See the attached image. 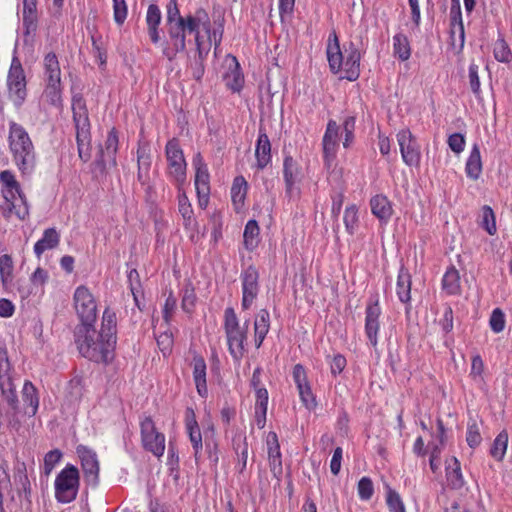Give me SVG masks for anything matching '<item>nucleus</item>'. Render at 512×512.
Listing matches in <instances>:
<instances>
[{"instance_id": "nucleus-1", "label": "nucleus", "mask_w": 512, "mask_h": 512, "mask_svg": "<svg viewBox=\"0 0 512 512\" xmlns=\"http://www.w3.org/2000/svg\"><path fill=\"white\" fill-rule=\"evenodd\" d=\"M116 333V322H78L74 327V342L84 358L108 363L116 345Z\"/></svg>"}, {"instance_id": "nucleus-2", "label": "nucleus", "mask_w": 512, "mask_h": 512, "mask_svg": "<svg viewBox=\"0 0 512 512\" xmlns=\"http://www.w3.org/2000/svg\"><path fill=\"white\" fill-rule=\"evenodd\" d=\"M201 25L210 34V19L204 9H198L194 15L185 16V23L167 25L168 37L163 42L162 54L169 61H173L178 53L186 50V32H197Z\"/></svg>"}, {"instance_id": "nucleus-3", "label": "nucleus", "mask_w": 512, "mask_h": 512, "mask_svg": "<svg viewBox=\"0 0 512 512\" xmlns=\"http://www.w3.org/2000/svg\"><path fill=\"white\" fill-rule=\"evenodd\" d=\"M326 53L329 67L334 74L342 72L341 78L348 81H356L359 78L361 53L354 42L345 43L342 51L338 37L333 32L329 35Z\"/></svg>"}, {"instance_id": "nucleus-4", "label": "nucleus", "mask_w": 512, "mask_h": 512, "mask_svg": "<svg viewBox=\"0 0 512 512\" xmlns=\"http://www.w3.org/2000/svg\"><path fill=\"white\" fill-rule=\"evenodd\" d=\"M9 147L14 161L23 173H30L36 163L33 143L24 127L14 121L9 124Z\"/></svg>"}, {"instance_id": "nucleus-5", "label": "nucleus", "mask_w": 512, "mask_h": 512, "mask_svg": "<svg viewBox=\"0 0 512 512\" xmlns=\"http://www.w3.org/2000/svg\"><path fill=\"white\" fill-rule=\"evenodd\" d=\"M13 372L7 350L0 348V390L3 399L11 409V413L7 414V424L11 429L18 431L21 421L18 418L19 400L13 382Z\"/></svg>"}, {"instance_id": "nucleus-6", "label": "nucleus", "mask_w": 512, "mask_h": 512, "mask_svg": "<svg viewBox=\"0 0 512 512\" xmlns=\"http://www.w3.org/2000/svg\"><path fill=\"white\" fill-rule=\"evenodd\" d=\"M72 112L79 157L86 162L90 159L91 126L86 101L81 94L73 96Z\"/></svg>"}, {"instance_id": "nucleus-7", "label": "nucleus", "mask_w": 512, "mask_h": 512, "mask_svg": "<svg viewBox=\"0 0 512 512\" xmlns=\"http://www.w3.org/2000/svg\"><path fill=\"white\" fill-rule=\"evenodd\" d=\"M55 498L60 503H70L76 499L79 486V470L72 464H67L55 479Z\"/></svg>"}, {"instance_id": "nucleus-8", "label": "nucleus", "mask_w": 512, "mask_h": 512, "mask_svg": "<svg viewBox=\"0 0 512 512\" xmlns=\"http://www.w3.org/2000/svg\"><path fill=\"white\" fill-rule=\"evenodd\" d=\"M139 425L143 449L152 453L155 457L161 458L165 452V435L157 429L150 416L142 417Z\"/></svg>"}, {"instance_id": "nucleus-9", "label": "nucleus", "mask_w": 512, "mask_h": 512, "mask_svg": "<svg viewBox=\"0 0 512 512\" xmlns=\"http://www.w3.org/2000/svg\"><path fill=\"white\" fill-rule=\"evenodd\" d=\"M27 81L21 61L14 56L7 75L9 97L16 107H21L27 97Z\"/></svg>"}, {"instance_id": "nucleus-10", "label": "nucleus", "mask_w": 512, "mask_h": 512, "mask_svg": "<svg viewBox=\"0 0 512 512\" xmlns=\"http://www.w3.org/2000/svg\"><path fill=\"white\" fill-rule=\"evenodd\" d=\"M165 154L168 162L169 175L172 177L178 186H181L186 181V161L183 151L180 147L179 140L172 138L169 140L165 147Z\"/></svg>"}, {"instance_id": "nucleus-11", "label": "nucleus", "mask_w": 512, "mask_h": 512, "mask_svg": "<svg viewBox=\"0 0 512 512\" xmlns=\"http://www.w3.org/2000/svg\"><path fill=\"white\" fill-rule=\"evenodd\" d=\"M119 136L118 131L113 127L107 135L104 147L100 146L97 159L94 162L96 169L104 173L107 166L116 167V155L118 152Z\"/></svg>"}, {"instance_id": "nucleus-12", "label": "nucleus", "mask_w": 512, "mask_h": 512, "mask_svg": "<svg viewBox=\"0 0 512 512\" xmlns=\"http://www.w3.org/2000/svg\"><path fill=\"white\" fill-rule=\"evenodd\" d=\"M76 453L81 463V468L87 484L96 486L99 482V460L97 453L85 445H78Z\"/></svg>"}, {"instance_id": "nucleus-13", "label": "nucleus", "mask_w": 512, "mask_h": 512, "mask_svg": "<svg viewBox=\"0 0 512 512\" xmlns=\"http://www.w3.org/2000/svg\"><path fill=\"white\" fill-rule=\"evenodd\" d=\"M293 381L298 390L300 401L308 411L316 410L318 403L312 391L307 373L303 365L296 364L292 371Z\"/></svg>"}, {"instance_id": "nucleus-14", "label": "nucleus", "mask_w": 512, "mask_h": 512, "mask_svg": "<svg viewBox=\"0 0 512 512\" xmlns=\"http://www.w3.org/2000/svg\"><path fill=\"white\" fill-rule=\"evenodd\" d=\"M225 326L230 354L235 360H239L244 354L249 322H225Z\"/></svg>"}, {"instance_id": "nucleus-15", "label": "nucleus", "mask_w": 512, "mask_h": 512, "mask_svg": "<svg viewBox=\"0 0 512 512\" xmlns=\"http://www.w3.org/2000/svg\"><path fill=\"white\" fill-rule=\"evenodd\" d=\"M283 178L285 182V194L289 199L299 197V183L302 180L301 167L290 155H286L283 161Z\"/></svg>"}, {"instance_id": "nucleus-16", "label": "nucleus", "mask_w": 512, "mask_h": 512, "mask_svg": "<svg viewBox=\"0 0 512 512\" xmlns=\"http://www.w3.org/2000/svg\"><path fill=\"white\" fill-rule=\"evenodd\" d=\"M242 282V308L249 309L259 293V272L254 265H249L240 275Z\"/></svg>"}, {"instance_id": "nucleus-17", "label": "nucleus", "mask_w": 512, "mask_h": 512, "mask_svg": "<svg viewBox=\"0 0 512 512\" xmlns=\"http://www.w3.org/2000/svg\"><path fill=\"white\" fill-rule=\"evenodd\" d=\"M2 193L7 204L6 208L1 207L3 210L2 214L6 219L10 218L12 213L21 220L28 217L29 207L21 188L19 191H14V189H2Z\"/></svg>"}, {"instance_id": "nucleus-18", "label": "nucleus", "mask_w": 512, "mask_h": 512, "mask_svg": "<svg viewBox=\"0 0 512 512\" xmlns=\"http://www.w3.org/2000/svg\"><path fill=\"white\" fill-rule=\"evenodd\" d=\"M73 298L74 307L80 320H96L97 305L87 287H77Z\"/></svg>"}, {"instance_id": "nucleus-19", "label": "nucleus", "mask_w": 512, "mask_h": 512, "mask_svg": "<svg viewBox=\"0 0 512 512\" xmlns=\"http://www.w3.org/2000/svg\"><path fill=\"white\" fill-rule=\"evenodd\" d=\"M397 140L402 159L408 166H418L420 163V150L415 137L408 129L398 132Z\"/></svg>"}, {"instance_id": "nucleus-20", "label": "nucleus", "mask_w": 512, "mask_h": 512, "mask_svg": "<svg viewBox=\"0 0 512 512\" xmlns=\"http://www.w3.org/2000/svg\"><path fill=\"white\" fill-rule=\"evenodd\" d=\"M339 129L340 127L336 121L332 119L328 121L327 128L322 141L323 157L328 165L335 158L336 155L338 147Z\"/></svg>"}, {"instance_id": "nucleus-21", "label": "nucleus", "mask_w": 512, "mask_h": 512, "mask_svg": "<svg viewBox=\"0 0 512 512\" xmlns=\"http://www.w3.org/2000/svg\"><path fill=\"white\" fill-rule=\"evenodd\" d=\"M268 461L274 476L282 473V459L278 436L275 432H269L266 439Z\"/></svg>"}, {"instance_id": "nucleus-22", "label": "nucleus", "mask_w": 512, "mask_h": 512, "mask_svg": "<svg viewBox=\"0 0 512 512\" xmlns=\"http://www.w3.org/2000/svg\"><path fill=\"white\" fill-rule=\"evenodd\" d=\"M257 168L262 170L271 162V143L268 135L262 130L259 131L255 149Z\"/></svg>"}, {"instance_id": "nucleus-23", "label": "nucleus", "mask_w": 512, "mask_h": 512, "mask_svg": "<svg viewBox=\"0 0 512 512\" xmlns=\"http://www.w3.org/2000/svg\"><path fill=\"white\" fill-rule=\"evenodd\" d=\"M450 26H452V34L458 33V47L459 50H462L465 42V30L462 21L460 0H451Z\"/></svg>"}, {"instance_id": "nucleus-24", "label": "nucleus", "mask_w": 512, "mask_h": 512, "mask_svg": "<svg viewBox=\"0 0 512 512\" xmlns=\"http://www.w3.org/2000/svg\"><path fill=\"white\" fill-rule=\"evenodd\" d=\"M269 394L267 389H258L255 392L254 423L259 429L266 425Z\"/></svg>"}, {"instance_id": "nucleus-25", "label": "nucleus", "mask_w": 512, "mask_h": 512, "mask_svg": "<svg viewBox=\"0 0 512 512\" xmlns=\"http://www.w3.org/2000/svg\"><path fill=\"white\" fill-rule=\"evenodd\" d=\"M22 400L25 406V414L35 416L39 408V395L37 388L29 380L24 382L22 388Z\"/></svg>"}, {"instance_id": "nucleus-26", "label": "nucleus", "mask_w": 512, "mask_h": 512, "mask_svg": "<svg viewBox=\"0 0 512 512\" xmlns=\"http://www.w3.org/2000/svg\"><path fill=\"white\" fill-rule=\"evenodd\" d=\"M370 206L373 215L382 222H388L393 214L392 204L383 194L373 196L370 200Z\"/></svg>"}, {"instance_id": "nucleus-27", "label": "nucleus", "mask_w": 512, "mask_h": 512, "mask_svg": "<svg viewBox=\"0 0 512 512\" xmlns=\"http://www.w3.org/2000/svg\"><path fill=\"white\" fill-rule=\"evenodd\" d=\"M161 22V11L156 4H150L147 9L146 23L148 35L153 44H158L161 40L159 25Z\"/></svg>"}, {"instance_id": "nucleus-28", "label": "nucleus", "mask_w": 512, "mask_h": 512, "mask_svg": "<svg viewBox=\"0 0 512 512\" xmlns=\"http://www.w3.org/2000/svg\"><path fill=\"white\" fill-rule=\"evenodd\" d=\"M60 243V234L55 228L45 229L42 238L34 245V253L38 258L47 251L56 248Z\"/></svg>"}, {"instance_id": "nucleus-29", "label": "nucleus", "mask_w": 512, "mask_h": 512, "mask_svg": "<svg viewBox=\"0 0 512 512\" xmlns=\"http://www.w3.org/2000/svg\"><path fill=\"white\" fill-rule=\"evenodd\" d=\"M193 379L198 394L206 397L208 394L206 383V363L202 357H195L193 360Z\"/></svg>"}, {"instance_id": "nucleus-30", "label": "nucleus", "mask_w": 512, "mask_h": 512, "mask_svg": "<svg viewBox=\"0 0 512 512\" xmlns=\"http://www.w3.org/2000/svg\"><path fill=\"white\" fill-rule=\"evenodd\" d=\"M154 334L160 350L166 354L173 345V334L169 328V322H157L154 326Z\"/></svg>"}, {"instance_id": "nucleus-31", "label": "nucleus", "mask_w": 512, "mask_h": 512, "mask_svg": "<svg viewBox=\"0 0 512 512\" xmlns=\"http://www.w3.org/2000/svg\"><path fill=\"white\" fill-rule=\"evenodd\" d=\"M44 75L46 82H61V69L54 52H49L44 57Z\"/></svg>"}, {"instance_id": "nucleus-32", "label": "nucleus", "mask_w": 512, "mask_h": 512, "mask_svg": "<svg viewBox=\"0 0 512 512\" xmlns=\"http://www.w3.org/2000/svg\"><path fill=\"white\" fill-rule=\"evenodd\" d=\"M396 289L399 300L407 303L411 298V275L404 266L399 270Z\"/></svg>"}, {"instance_id": "nucleus-33", "label": "nucleus", "mask_w": 512, "mask_h": 512, "mask_svg": "<svg viewBox=\"0 0 512 512\" xmlns=\"http://www.w3.org/2000/svg\"><path fill=\"white\" fill-rule=\"evenodd\" d=\"M465 172L472 180H477L482 172V161L480 149L474 144L466 162Z\"/></svg>"}, {"instance_id": "nucleus-34", "label": "nucleus", "mask_w": 512, "mask_h": 512, "mask_svg": "<svg viewBox=\"0 0 512 512\" xmlns=\"http://www.w3.org/2000/svg\"><path fill=\"white\" fill-rule=\"evenodd\" d=\"M233 68L230 66L229 70L224 74V81L226 86L234 92L240 91L243 86L244 78L240 72V65L235 57L232 58Z\"/></svg>"}, {"instance_id": "nucleus-35", "label": "nucleus", "mask_w": 512, "mask_h": 512, "mask_svg": "<svg viewBox=\"0 0 512 512\" xmlns=\"http://www.w3.org/2000/svg\"><path fill=\"white\" fill-rule=\"evenodd\" d=\"M233 448L237 454V464L236 469L242 473L247 466L248 460V443L246 436L238 435L233 439Z\"/></svg>"}, {"instance_id": "nucleus-36", "label": "nucleus", "mask_w": 512, "mask_h": 512, "mask_svg": "<svg viewBox=\"0 0 512 512\" xmlns=\"http://www.w3.org/2000/svg\"><path fill=\"white\" fill-rule=\"evenodd\" d=\"M447 481L453 488H461L464 485V478L461 472L460 462L452 457L446 465Z\"/></svg>"}, {"instance_id": "nucleus-37", "label": "nucleus", "mask_w": 512, "mask_h": 512, "mask_svg": "<svg viewBox=\"0 0 512 512\" xmlns=\"http://www.w3.org/2000/svg\"><path fill=\"white\" fill-rule=\"evenodd\" d=\"M195 187L199 198V202L201 203V198L208 197L210 192L209 173L205 164L197 166V171L195 175Z\"/></svg>"}, {"instance_id": "nucleus-38", "label": "nucleus", "mask_w": 512, "mask_h": 512, "mask_svg": "<svg viewBox=\"0 0 512 512\" xmlns=\"http://www.w3.org/2000/svg\"><path fill=\"white\" fill-rule=\"evenodd\" d=\"M443 290L450 295H455L460 291V276L455 267L447 269L442 279Z\"/></svg>"}, {"instance_id": "nucleus-39", "label": "nucleus", "mask_w": 512, "mask_h": 512, "mask_svg": "<svg viewBox=\"0 0 512 512\" xmlns=\"http://www.w3.org/2000/svg\"><path fill=\"white\" fill-rule=\"evenodd\" d=\"M393 51L394 55L401 61H406L411 56V47L409 40L403 33H397L393 37Z\"/></svg>"}, {"instance_id": "nucleus-40", "label": "nucleus", "mask_w": 512, "mask_h": 512, "mask_svg": "<svg viewBox=\"0 0 512 512\" xmlns=\"http://www.w3.org/2000/svg\"><path fill=\"white\" fill-rule=\"evenodd\" d=\"M248 184L243 176L234 178L231 187V198L235 206H242L247 194Z\"/></svg>"}, {"instance_id": "nucleus-41", "label": "nucleus", "mask_w": 512, "mask_h": 512, "mask_svg": "<svg viewBox=\"0 0 512 512\" xmlns=\"http://www.w3.org/2000/svg\"><path fill=\"white\" fill-rule=\"evenodd\" d=\"M178 210L184 220V226L187 228L193 221V209L186 193L178 187Z\"/></svg>"}, {"instance_id": "nucleus-42", "label": "nucleus", "mask_w": 512, "mask_h": 512, "mask_svg": "<svg viewBox=\"0 0 512 512\" xmlns=\"http://www.w3.org/2000/svg\"><path fill=\"white\" fill-rule=\"evenodd\" d=\"M260 229L256 220H249L244 229V245L246 249L252 250L257 245V237Z\"/></svg>"}, {"instance_id": "nucleus-43", "label": "nucleus", "mask_w": 512, "mask_h": 512, "mask_svg": "<svg viewBox=\"0 0 512 512\" xmlns=\"http://www.w3.org/2000/svg\"><path fill=\"white\" fill-rule=\"evenodd\" d=\"M480 226L489 234L494 235L497 232L495 214L493 209L484 205L481 210Z\"/></svg>"}, {"instance_id": "nucleus-44", "label": "nucleus", "mask_w": 512, "mask_h": 512, "mask_svg": "<svg viewBox=\"0 0 512 512\" xmlns=\"http://www.w3.org/2000/svg\"><path fill=\"white\" fill-rule=\"evenodd\" d=\"M508 445V433L503 430L494 439L490 454L496 460L500 461L505 456Z\"/></svg>"}, {"instance_id": "nucleus-45", "label": "nucleus", "mask_w": 512, "mask_h": 512, "mask_svg": "<svg viewBox=\"0 0 512 512\" xmlns=\"http://www.w3.org/2000/svg\"><path fill=\"white\" fill-rule=\"evenodd\" d=\"M13 260L8 254L0 256V278L4 287H7L12 282L13 278Z\"/></svg>"}, {"instance_id": "nucleus-46", "label": "nucleus", "mask_w": 512, "mask_h": 512, "mask_svg": "<svg viewBox=\"0 0 512 512\" xmlns=\"http://www.w3.org/2000/svg\"><path fill=\"white\" fill-rule=\"evenodd\" d=\"M493 55H494V58L499 62H502V63L511 62L512 52H511L509 45L504 40V38H499L494 43Z\"/></svg>"}, {"instance_id": "nucleus-47", "label": "nucleus", "mask_w": 512, "mask_h": 512, "mask_svg": "<svg viewBox=\"0 0 512 512\" xmlns=\"http://www.w3.org/2000/svg\"><path fill=\"white\" fill-rule=\"evenodd\" d=\"M46 100L53 106H61V82H46L44 90Z\"/></svg>"}, {"instance_id": "nucleus-48", "label": "nucleus", "mask_w": 512, "mask_h": 512, "mask_svg": "<svg viewBox=\"0 0 512 512\" xmlns=\"http://www.w3.org/2000/svg\"><path fill=\"white\" fill-rule=\"evenodd\" d=\"M38 27L37 9H23V28L24 35L34 34Z\"/></svg>"}, {"instance_id": "nucleus-49", "label": "nucleus", "mask_w": 512, "mask_h": 512, "mask_svg": "<svg viewBox=\"0 0 512 512\" xmlns=\"http://www.w3.org/2000/svg\"><path fill=\"white\" fill-rule=\"evenodd\" d=\"M343 220L346 231L350 235H353L358 227L359 222L358 209L356 205H350L345 209Z\"/></svg>"}, {"instance_id": "nucleus-50", "label": "nucleus", "mask_w": 512, "mask_h": 512, "mask_svg": "<svg viewBox=\"0 0 512 512\" xmlns=\"http://www.w3.org/2000/svg\"><path fill=\"white\" fill-rule=\"evenodd\" d=\"M386 504L390 512H406L405 505L399 493L388 487Z\"/></svg>"}, {"instance_id": "nucleus-51", "label": "nucleus", "mask_w": 512, "mask_h": 512, "mask_svg": "<svg viewBox=\"0 0 512 512\" xmlns=\"http://www.w3.org/2000/svg\"><path fill=\"white\" fill-rule=\"evenodd\" d=\"M196 294L194 288L191 286V284H188L183 289V295H182V303L181 307L184 312H186L188 315L192 313L194 310L195 304H196Z\"/></svg>"}, {"instance_id": "nucleus-52", "label": "nucleus", "mask_w": 512, "mask_h": 512, "mask_svg": "<svg viewBox=\"0 0 512 512\" xmlns=\"http://www.w3.org/2000/svg\"><path fill=\"white\" fill-rule=\"evenodd\" d=\"M355 124L356 119L354 116H347L342 124V129L344 132V141L343 147L349 148L354 142V132H355Z\"/></svg>"}, {"instance_id": "nucleus-53", "label": "nucleus", "mask_w": 512, "mask_h": 512, "mask_svg": "<svg viewBox=\"0 0 512 512\" xmlns=\"http://www.w3.org/2000/svg\"><path fill=\"white\" fill-rule=\"evenodd\" d=\"M186 432L189 436V440H190L193 450H194L195 460L198 461L200 453L203 448L202 434L200 431V427L198 426V427L187 428Z\"/></svg>"}, {"instance_id": "nucleus-54", "label": "nucleus", "mask_w": 512, "mask_h": 512, "mask_svg": "<svg viewBox=\"0 0 512 512\" xmlns=\"http://www.w3.org/2000/svg\"><path fill=\"white\" fill-rule=\"evenodd\" d=\"M179 22L185 23V17L181 16L176 0H170L167 4L166 26Z\"/></svg>"}, {"instance_id": "nucleus-55", "label": "nucleus", "mask_w": 512, "mask_h": 512, "mask_svg": "<svg viewBox=\"0 0 512 512\" xmlns=\"http://www.w3.org/2000/svg\"><path fill=\"white\" fill-rule=\"evenodd\" d=\"M466 441L471 448H476L482 441L480 429L475 420L468 423Z\"/></svg>"}, {"instance_id": "nucleus-56", "label": "nucleus", "mask_w": 512, "mask_h": 512, "mask_svg": "<svg viewBox=\"0 0 512 512\" xmlns=\"http://www.w3.org/2000/svg\"><path fill=\"white\" fill-rule=\"evenodd\" d=\"M381 309L379 305V295L372 294L366 305V318L365 320H377L380 316Z\"/></svg>"}, {"instance_id": "nucleus-57", "label": "nucleus", "mask_w": 512, "mask_h": 512, "mask_svg": "<svg viewBox=\"0 0 512 512\" xmlns=\"http://www.w3.org/2000/svg\"><path fill=\"white\" fill-rule=\"evenodd\" d=\"M357 490L361 500H369L374 493L372 480L369 477H362L358 482Z\"/></svg>"}, {"instance_id": "nucleus-58", "label": "nucleus", "mask_w": 512, "mask_h": 512, "mask_svg": "<svg viewBox=\"0 0 512 512\" xmlns=\"http://www.w3.org/2000/svg\"><path fill=\"white\" fill-rule=\"evenodd\" d=\"M137 164L138 168L150 170L151 155L147 144L139 145L137 149Z\"/></svg>"}, {"instance_id": "nucleus-59", "label": "nucleus", "mask_w": 512, "mask_h": 512, "mask_svg": "<svg viewBox=\"0 0 512 512\" xmlns=\"http://www.w3.org/2000/svg\"><path fill=\"white\" fill-rule=\"evenodd\" d=\"M478 70H479L478 65H476L475 63H471L469 66L468 77H469L470 88H471L473 94L477 98H480L481 89H480V79H479Z\"/></svg>"}, {"instance_id": "nucleus-60", "label": "nucleus", "mask_w": 512, "mask_h": 512, "mask_svg": "<svg viewBox=\"0 0 512 512\" xmlns=\"http://www.w3.org/2000/svg\"><path fill=\"white\" fill-rule=\"evenodd\" d=\"M114 20L118 25H122L127 17V5L125 0H112Z\"/></svg>"}, {"instance_id": "nucleus-61", "label": "nucleus", "mask_w": 512, "mask_h": 512, "mask_svg": "<svg viewBox=\"0 0 512 512\" xmlns=\"http://www.w3.org/2000/svg\"><path fill=\"white\" fill-rule=\"evenodd\" d=\"M62 453L60 450L55 449L49 451L44 457L45 473L50 474L55 465L61 460Z\"/></svg>"}, {"instance_id": "nucleus-62", "label": "nucleus", "mask_w": 512, "mask_h": 512, "mask_svg": "<svg viewBox=\"0 0 512 512\" xmlns=\"http://www.w3.org/2000/svg\"><path fill=\"white\" fill-rule=\"evenodd\" d=\"M0 183H2L3 189H14V191H19L20 189V184L9 170L0 172Z\"/></svg>"}, {"instance_id": "nucleus-63", "label": "nucleus", "mask_w": 512, "mask_h": 512, "mask_svg": "<svg viewBox=\"0 0 512 512\" xmlns=\"http://www.w3.org/2000/svg\"><path fill=\"white\" fill-rule=\"evenodd\" d=\"M255 332V345L259 348L268 332V322H253Z\"/></svg>"}, {"instance_id": "nucleus-64", "label": "nucleus", "mask_w": 512, "mask_h": 512, "mask_svg": "<svg viewBox=\"0 0 512 512\" xmlns=\"http://www.w3.org/2000/svg\"><path fill=\"white\" fill-rule=\"evenodd\" d=\"M448 145L453 152L458 154L464 150L465 138L460 133H454L449 136Z\"/></svg>"}]
</instances>
